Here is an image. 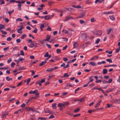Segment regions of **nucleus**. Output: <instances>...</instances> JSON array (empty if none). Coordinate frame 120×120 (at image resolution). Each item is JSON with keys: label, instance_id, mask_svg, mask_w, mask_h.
Segmentation results:
<instances>
[{"label": "nucleus", "instance_id": "16", "mask_svg": "<svg viewBox=\"0 0 120 120\" xmlns=\"http://www.w3.org/2000/svg\"><path fill=\"white\" fill-rule=\"evenodd\" d=\"M8 114L7 113H5L2 114V117H1L2 118H4V117H6V116L8 115Z\"/></svg>", "mask_w": 120, "mask_h": 120}, {"label": "nucleus", "instance_id": "60", "mask_svg": "<svg viewBox=\"0 0 120 120\" xmlns=\"http://www.w3.org/2000/svg\"><path fill=\"white\" fill-rule=\"evenodd\" d=\"M11 40V38L10 37H8L7 38V40L8 41H10Z\"/></svg>", "mask_w": 120, "mask_h": 120}, {"label": "nucleus", "instance_id": "63", "mask_svg": "<svg viewBox=\"0 0 120 120\" xmlns=\"http://www.w3.org/2000/svg\"><path fill=\"white\" fill-rule=\"evenodd\" d=\"M63 32H65L66 34H68V30H62Z\"/></svg>", "mask_w": 120, "mask_h": 120}, {"label": "nucleus", "instance_id": "28", "mask_svg": "<svg viewBox=\"0 0 120 120\" xmlns=\"http://www.w3.org/2000/svg\"><path fill=\"white\" fill-rule=\"evenodd\" d=\"M49 19V15H46L45 16V20H47Z\"/></svg>", "mask_w": 120, "mask_h": 120}, {"label": "nucleus", "instance_id": "39", "mask_svg": "<svg viewBox=\"0 0 120 120\" xmlns=\"http://www.w3.org/2000/svg\"><path fill=\"white\" fill-rule=\"evenodd\" d=\"M120 50V48L119 47V48H117L116 49V53H118L119 52Z\"/></svg>", "mask_w": 120, "mask_h": 120}, {"label": "nucleus", "instance_id": "59", "mask_svg": "<svg viewBox=\"0 0 120 120\" xmlns=\"http://www.w3.org/2000/svg\"><path fill=\"white\" fill-rule=\"evenodd\" d=\"M63 39H64V41L67 42L68 40V39L67 38H63Z\"/></svg>", "mask_w": 120, "mask_h": 120}, {"label": "nucleus", "instance_id": "13", "mask_svg": "<svg viewBox=\"0 0 120 120\" xmlns=\"http://www.w3.org/2000/svg\"><path fill=\"white\" fill-rule=\"evenodd\" d=\"M46 60H45L44 61H42L39 64V65L40 66H41L44 64H45V63H46Z\"/></svg>", "mask_w": 120, "mask_h": 120}, {"label": "nucleus", "instance_id": "6", "mask_svg": "<svg viewBox=\"0 0 120 120\" xmlns=\"http://www.w3.org/2000/svg\"><path fill=\"white\" fill-rule=\"evenodd\" d=\"M102 34L101 31H98L96 33H95L94 34L97 35L98 36H101Z\"/></svg>", "mask_w": 120, "mask_h": 120}, {"label": "nucleus", "instance_id": "53", "mask_svg": "<svg viewBox=\"0 0 120 120\" xmlns=\"http://www.w3.org/2000/svg\"><path fill=\"white\" fill-rule=\"evenodd\" d=\"M31 21L32 22H33L35 24L37 23L38 22L36 20H32Z\"/></svg>", "mask_w": 120, "mask_h": 120}, {"label": "nucleus", "instance_id": "19", "mask_svg": "<svg viewBox=\"0 0 120 120\" xmlns=\"http://www.w3.org/2000/svg\"><path fill=\"white\" fill-rule=\"evenodd\" d=\"M14 10H12L11 11H9L8 12V13L9 14V15L10 16L11 14H12L14 11Z\"/></svg>", "mask_w": 120, "mask_h": 120}, {"label": "nucleus", "instance_id": "26", "mask_svg": "<svg viewBox=\"0 0 120 120\" xmlns=\"http://www.w3.org/2000/svg\"><path fill=\"white\" fill-rule=\"evenodd\" d=\"M22 5L20 4H18V6L19 7L18 9L19 10H21V7Z\"/></svg>", "mask_w": 120, "mask_h": 120}, {"label": "nucleus", "instance_id": "56", "mask_svg": "<svg viewBox=\"0 0 120 120\" xmlns=\"http://www.w3.org/2000/svg\"><path fill=\"white\" fill-rule=\"evenodd\" d=\"M30 71L32 72V74H31L32 75H33L35 74V72L34 70H31Z\"/></svg>", "mask_w": 120, "mask_h": 120}, {"label": "nucleus", "instance_id": "49", "mask_svg": "<svg viewBox=\"0 0 120 120\" xmlns=\"http://www.w3.org/2000/svg\"><path fill=\"white\" fill-rule=\"evenodd\" d=\"M63 60L64 61L66 62L68 60V59L67 58H64Z\"/></svg>", "mask_w": 120, "mask_h": 120}, {"label": "nucleus", "instance_id": "58", "mask_svg": "<svg viewBox=\"0 0 120 120\" xmlns=\"http://www.w3.org/2000/svg\"><path fill=\"white\" fill-rule=\"evenodd\" d=\"M112 79H109V81H107L108 83H110L112 82Z\"/></svg>", "mask_w": 120, "mask_h": 120}, {"label": "nucleus", "instance_id": "10", "mask_svg": "<svg viewBox=\"0 0 120 120\" xmlns=\"http://www.w3.org/2000/svg\"><path fill=\"white\" fill-rule=\"evenodd\" d=\"M57 104L56 103H53L52 105V107L53 109H56V105Z\"/></svg>", "mask_w": 120, "mask_h": 120}, {"label": "nucleus", "instance_id": "42", "mask_svg": "<svg viewBox=\"0 0 120 120\" xmlns=\"http://www.w3.org/2000/svg\"><path fill=\"white\" fill-rule=\"evenodd\" d=\"M19 27V28L17 30H22L23 29L24 27L22 26H21Z\"/></svg>", "mask_w": 120, "mask_h": 120}, {"label": "nucleus", "instance_id": "62", "mask_svg": "<svg viewBox=\"0 0 120 120\" xmlns=\"http://www.w3.org/2000/svg\"><path fill=\"white\" fill-rule=\"evenodd\" d=\"M55 59L57 60H60V58L58 56H56L55 57Z\"/></svg>", "mask_w": 120, "mask_h": 120}, {"label": "nucleus", "instance_id": "12", "mask_svg": "<svg viewBox=\"0 0 120 120\" xmlns=\"http://www.w3.org/2000/svg\"><path fill=\"white\" fill-rule=\"evenodd\" d=\"M44 112L45 113H52V111L49 109H47L46 110H45Z\"/></svg>", "mask_w": 120, "mask_h": 120}, {"label": "nucleus", "instance_id": "64", "mask_svg": "<svg viewBox=\"0 0 120 120\" xmlns=\"http://www.w3.org/2000/svg\"><path fill=\"white\" fill-rule=\"evenodd\" d=\"M67 114L68 115H69V116H72L73 115V114H72L71 113H70V112H68L67 113Z\"/></svg>", "mask_w": 120, "mask_h": 120}, {"label": "nucleus", "instance_id": "18", "mask_svg": "<svg viewBox=\"0 0 120 120\" xmlns=\"http://www.w3.org/2000/svg\"><path fill=\"white\" fill-rule=\"evenodd\" d=\"M109 18L110 19L112 20H114L115 19V18L113 16H109Z\"/></svg>", "mask_w": 120, "mask_h": 120}, {"label": "nucleus", "instance_id": "5", "mask_svg": "<svg viewBox=\"0 0 120 120\" xmlns=\"http://www.w3.org/2000/svg\"><path fill=\"white\" fill-rule=\"evenodd\" d=\"M51 36L50 35H47L46 36V38L45 39L43 40V41H48L50 38Z\"/></svg>", "mask_w": 120, "mask_h": 120}, {"label": "nucleus", "instance_id": "36", "mask_svg": "<svg viewBox=\"0 0 120 120\" xmlns=\"http://www.w3.org/2000/svg\"><path fill=\"white\" fill-rule=\"evenodd\" d=\"M100 39L99 38H98L96 40V41L95 42V43L98 44L100 41Z\"/></svg>", "mask_w": 120, "mask_h": 120}, {"label": "nucleus", "instance_id": "54", "mask_svg": "<svg viewBox=\"0 0 120 120\" xmlns=\"http://www.w3.org/2000/svg\"><path fill=\"white\" fill-rule=\"evenodd\" d=\"M16 41V42L17 43H19L21 41V40L20 39H17Z\"/></svg>", "mask_w": 120, "mask_h": 120}, {"label": "nucleus", "instance_id": "29", "mask_svg": "<svg viewBox=\"0 0 120 120\" xmlns=\"http://www.w3.org/2000/svg\"><path fill=\"white\" fill-rule=\"evenodd\" d=\"M64 77H69V75L68 74V73H66L64 74Z\"/></svg>", "mask_w": 120, "mask_h": 120}, {"label": "nucleus", "instance_id": "50", "mask_svg": "<svg viewBox=\"0 0 120 120\" xmlns=\"http://www.w3.org/2000/svg\"><path fill=\"white\" fill-rule=\"evenodd\" d=\"M22 82H20L17 86L18 87L19 86H20L22 84Z\"/></svg>", "mask_w": 120, "mask_h": 120}, {"label": "nucleus", "instance_id": "8", "mask_svg": "<svg viewBox=\"0 0 120 120\" xmlns=\"http://www.w3.org/2000/svg\"><path fill=\"white\" fill-rule=\"evenodd\" d=\"M112 12L111 11H105L103 12L102 13L103 14H110L112 13Z\"/></svg>", "mask_w": 120, "mask_h": 120}, {"label": "nucleus", "instance_id": "21", "mask_svg": "<svg viewBox=\"0 0 120 120\" xmlns=\"http://www.w3.org/2000/svg\"><path fill=\"white\" fill-rule=\"evenodd\" d=\"M98 58V56H94L92 58L90 59V60H94L95 59V58Z\"/></svg>", "mask_w": 120, "mask_h": 120}, {"label": "nucleus", "instance_id": "51", "mask_svg": "<svg viewBox=\"0 0 120 120\" xmlns=\"http://www.w3.org/2000/svg\"><path fill=\"white\" fill-rule=\"evenodd\" d=\"M46 45L49 48V49L51 48V45H50L48 44H46Z\"/></svg>", "mask_w": 120, "mask_h": 120}, {"label": "nucleus", "instance_id": "55", "mask_svg": "<svg viewBox=\"0 0 120 120\" xmlns=\"http://www.w3.org/2000/svg\"><path fill=\"white\" fill-rule=\"evenodd\" d=\"M16 21H22V19L20 18H18L16 19Z\"/></svg>", "mask_w": 120, "mask_h": 120}, {"label": "nucleus", "instance_id": "61", "mask_svg": "<svg viewBox=\"0 0 120 120\" xmlns=\"http://www.w3.org/2000/svg\"><path fill=\"white\" fill-rule=\"evenodd\" d=\"M80 114H76V115H74V116H73L74 117H77L78 116H80Z\"/></svg>", "mask_w": 120, "mask_h": 120}, {"label": "nucleus", "instance_id": "30", "mask_svg": "<svg viewBox=\"0 0 120 120\" xmlns=\"http://www.w3.org/2000/svg\"><path fill=\"white\" fill-rule=\"evenodd\" d=\"M4 25H2L1 24L0 25V30L4 29Z\"/></svg>", "mask_w": 120, "mask_h": 120}, {"label": "nucleus", "instance_id": "20", "mask_svg": "<svg viewBox=\"0 0 120 120\" xmlns=\"http://www.w3.org/2000/svg\"><path fill=\"white\" fill-rule=\"evenodd\" d=\"M0 31L3 34L5 35L7 34V32L6 31H4V30H0Z\"/></svg>", "mask_w": 120, "mask_h": 120}, {"label": "nucleus", "instance_id": "17", "mask_svg": "<svg viewBox=\"0 0 120 120\" xmlns=\"http://www.w3.org/2000/svg\"><path fill=\"white\" fill-rule=\"evenodd\" d=\"M6 79L8 81H9L10 80H12V78H9V76H7L6 78Z\"/></svg>", "mask_w": 120, "mask_h": 120}, {"label": "nucleus", "instance_id": "7", "mask_svg": "<svg viewBox=\"0 0 120 120\" xmlns=\"http://www.w3.org/2000/svg\"><path fill=\"white\" fill-rule=\"evenodd\" d=\"M38 92V90H35L34 91H31L29 92V93L30 94H34L35 93H36Z\"/></svg>", "mask_w": 120, "mask_h": 120}, {"label": "nucleus", "instance_id": "1", "mask_svg": "<svg viewBox=\"0 0 120 120\" xmlns=\"http://www.w3.org/2000/svg\"><path fill=\"white\" fill-rule=\"evenodd\" d=\"M74 18L70 16V15L66 17L65 19H63V21L65 22L66 21H67L69 20H70L71 19H73Z\"/></svg>", "mask_w": 120, "mask_h": 120}, {"label": "nucleus", "instance_id": "57", "mask_svg": "<svg viewBox=\"0 0 120 120\" xmlns=\"http://www.w3.org/2000/svg\"><path fill=\"white\" fill-rule=\"evenodd\" d=\"M100 105V104H99L97 103V104L95 106V108H97V107H98Z\"/></svg>", "mask_w": 120, "mask_h": 120}, {"label": "nucleus", "instance_id": "47", "mask_svg": "<svg viewBox=\"0 0 120 120\" xmlns=\"http://www.w3.org/2000/svg\"><path fill=\"white\" fill-rule=\"evenodd\" d=\"M25 106L26 105L24 103H23L21 105V106L22 108H23L25 107Z\"/></svg>", "mask_w": 120, "mask_h": 120}, {"label": "nucleus", "instance_id": "2", "mask_svg": "<svg viewBox=\"0 0 120 120\" xmlns=\"http://www.w3.org/2000/svg\"><path fill=\"white\" fill-rule=\"evenodd\" d=\"M85 13L84 12H82L81 13L79 16L77 17L76 19L78 18H82L83 17L85 16Z\"/></svg>", "mask_w": 120, "mask_h": 120}, {"label": "nucleus", "instance_id": "45", "mask_svg": "<svg viewBox=\"0 0 120 120\" xmlns=\"http://www.w3.org/2000/svg\"><path fill=\"white\" fill-rule=\"evenodd\" d=\"M31 79L30 78H29L27 80V83H26V84L28 85L29 83V82H30V81Z\"/></svg>", "mask_w": 120, "mask_h": 120}, {"label": "nucleus", "instance_id": "44", "mask_svg": "<svg viewBox=\"0 0 120 120\" xmlns=\"http://www.w3.org/2000/svg\"><path fill=\"white\" fill-rule=\"evenodd\" d=\"M120 98H118V99H116V103H119L120 102Z\"/></svg>", "mask_w": 120, "mask_h": 120}, {"label": "nucleus", "instance_id": "38", "mask_svg": "<svg viewBox=\"0 0 120 120\" xmlns=\"http://www.w3.org/2000/svg\"><path fill=\"white\" fill-rule=\"evenodd\" d=\"M70 24L73 27H75L76 26V25L74 23H71Z\"/></svg>", "mask_w": 120, "mask_h": 120}, {"label": "nucleus", "instance_id": "11", "mask_svg": "<svg viewBox=\"0 0 120 120\" xmlns=\"http://www.w3.org/2000/svg\"><path fill=\"white\" fill-rule=\"evenodd\" d=\"M73 48H76L77 46H78V44L76 42H73Z\"/></svg>", "mask_w": 120, "mask_h": 120}, {"label": "nucleus", "instance_id": "15", "mask_svg": "<svg viewBox=\"0 0 120 120\" xmlns=\"http://www.w3.org/2000/svg\"><path fill=\"white\" fill-rule=\"evenodd\" d=\"M89 64L93 66H94L96 65L95 63L93 62H90L89 63Z\"/></svg>", "mask_w": 120, "mask_h": 120}, {"label": "nucleus", "instance_id": "31", "mask_svg": "<svg viewBox=\"0 0 120 120\" xmlns=\"http://www.w3.org/2000/svg\"><path fill=\"white\" fill-rule=\"evenodd\" d=\"M35 46L34 44V43H31L30 44V45L29 47L30 48H33Z\"/></svg>", "mask_w": 120, "mask_h": 120}, {"label": "nucleus", "instance_id": "23", "mask_svg": "<svg viewBox=\"0 0 120 120\" xmlns=\"http://www.w3.org/2000/svg\"><path fill=\"white\" fill-rule=\"evenodd\" d=\"M106 60L110 63H112V61L111 59H107Z\"/></svg>", "mask_w": 120, "mask_h": 120}, {"label": "nucleus", "instance_id": "27", "mask_svg": "<svg viewBox=\"0 0 120 120\" xmlns=\"http://www.w3.org/2000/svg\"><path fill=\"white\" fill-rule=\"evenodd\" d=\"M23 109H19L18 110V113H21L23 111Z\"/></svg>", "mask_w": 120, "mask_h": 120}, {"label": "nucleus", "instance_id": "33", "mask_svg": "<svg viewBox=\"0 0 120 120\" xmlns=\"http://www.w3.org/2000/svg\"><path fill=\"white\" fill-rule=\"evenodd\" d=\"M44 27V26L43 24H41L40 26V28L41 30H42V29Z\"/></svg>", "mask_w": 120, "mask_h": 120}, {"label": "nucleus", "instance_id": "14", "mask_svg": "<svg viewBox=\"0 0 120 120\" xmlns=\"http://www.w3.org/2000/svg\"><path fill=\"white\" fill-rule=\"evenodd\" d=\"M114 89L113 88H111V89H108L105 91L106 92H111L113 91Z\"/></svg>", "mask_w": 120, "mask_h": 120}, {"label": "nucleus", "instance_id": "25", "mask_svg": "<svg viewBox=\"0 0 120 120\" xmlns=\"http://www.w3.org/2000/svg\"><path fill=\"white\" fill-rule=\"evenodd\" d=\"M80 110V109L78 108H77L74 111V112L77 113Z\"/></svg>", "mask_w": 120, "mask_h": 120}, {"label": "nucleus", "instance_id": "9", "mask_svg": "<svg viewBox=\"0 0 120 120\" xmlns=\"http://www.w3.org/2000/svg\"><path fill=\"white\" fill-rule=\"evenodd\" d=\"M108 71L107 70L106 68H105L103 71L102 73L104 74H106L107 73Z\"/></svg>", "mask_w": 120, "mask_h": 120}, {"label": "nucleus", "instance_id": "32", "mask_svg": "<svg viewBox=\"0 0 120 120\" xmlns=\"http://www.w3.org/2000/svg\"><path fill=\"white\" fill-rule=\"evenodd\" d=\"M61 50L60 49H57L56 50V53H60Z\"/></svg>", "mask_w": 120, "mask_h": 120}, {"label": "nucleus", "instance_id": "35", "mask_svg": "<svg viewBox=\"0 0 120 120\" xmlns=\"http://www.w3.org/2000/svg\"><path fill=\"white\" fill-rule=\"evenodd\" d=\"M105 52L107 53H108L109 54H112V51H108V50H107Z\"/></svg>", "mask_w": 120, "mask_h": 120}, {"label": "nucleus", "instance_id": "37", "mask_svg": "<svg viewBox=\"0 0 120 120\" xmlns=\"http://www.w3.org/2000/svg\"><path fill=\"white\" fill-rule=\"evenodd\" d=\"M15 64L14 62H12L11 64V68H13Z\"/></svg>", "mask_w": 120, "mask_h": 120}, {"label": "nucleus", "instance_id": "4", "mask_svg": "<svg viewBox=\"0 0 120 120\" xmlns=\"http://www.w3.org/2000/svg\"><path fill=\"white\" fill-rule=\"evenodd\" d=\"M69 104L68 102H65L64 103H62V107H65V106L66 105H68Z\"/></svg>", "mask_w": 120, "mask_h": 120}, {"label": "nucleus", "instance_id": "41", "mask_svg": "<svg viewBox=\"0 0 120 120\" xmlns=\"http://www.w3.org/2000/svg\"><path fill=\"white\" fill-rule=\"evenodd\" d=\"M93 76H91V77H90V78H89V79H90V82H92L93 80H94V79H91V77H93Z\"/></svg>", "mask_w": 120, "mask_h": 120}, {"label": "nucleus", "instance_id": "22", "mask_svg": "<svg viewBox=\"0 0 120 120\" xmlns=\"http://www.w3.org/2000/svg\"><path fill=\"white\" fill-rule=\"evenodd\" d=\"M26 36V35L25 34H23L20 37V38L22 39H23L25 38Z\"/></svg>", "mask_w": 120, "mask_h": 120}, {"label": "nucleus", "instance_id": "43", "mask_svg": "<svg viewBox=\"0 0 120 120\" xmlns=\"http://www.w3.org/2000/svg\"><path fill=\"white\" fill-rule=\"evenodd\" d=\"M49 53L48 52H46L44 55L45 57H47L49 55Z\"/></svg>", "mask_w": 120, "mask_h": 120}, {"label": "nucleus", "instance_id": "34", "mask_svg": "<svg viewBox=\"0 0 120 120\" xmlns=\"http://www.w3.org/2000/svg\"><path fill=\"white\" fill-rule=\"evenodd\" d=\"M20 54L22 56L24 55V53L22 50H21L20 51Z\"/></svg>", "mask_w": 120, "mask_h": 120}, {"label": "nucleus", "instance_id": "3", "mask_svg": "<svg viewBox=\"0 0 120 120\" xmlns=\"http://www.w3.org/2000/svg\"><path fill=\"white\" fill-rule=\"evenodd\" d=\"M81 35L82 37L84 39H85L87 37L86 34L85 33H82Z\"/></svg>", "mask_w": 120, "mask_h": 120}, {"label": "nucleus", "instance_id": "52", "mask_svg": "<svg viewBox=\"0 0 120 120\" xmlns=\"http://www.w3.org/2000/svg\"><path fill=\"white\" fill-rule=\"evenodd\" d=\"M12 61V59L11 58H10L7 61V63H9L11 61Z\"/></svg>", "mask_w": 120, "mask_h": 120}, {"label": "nucleus", "instance_id": "40", "mask_svg": "<svg viewBox=\"0 0 120 120\" xmlns=\"http://www.w3.org/2000/svg\"><path fill=\"white\" fill-rule=\"evenodd\" d=\"M54 117H55V116L53 115H52L50 116H49V119H52V118H54Z\"/></svg>", "mask_w": 120, "mask_h": 120}, {"label": "nucleus", "instance_id": "48", "mask_svg": "<svg viewBox=\"0 0 120 120\" xmlns=\"http://www.w3.org/2000/svg\"><path fill=\"white\" fill-rule=\"evenodd\" d=\"M57 106L58 107H62V103H59L58 104Z\"/></svg>", "mask_w": 120, "mask_h": 120}, {"label": "nucleus", "instance_id": "46", "mask_svg": "<svg viewBox=\"0 0 120 120\" xmlns=\"http://www.w3.org/2000/svg\"><path fill=\"white\" fill-rule=\"evenodd\" d=\"M68 47V46L67 45H66L65 46L63 47V50H64L66 49Z\"/></svg>", "mask_w": 120, "mask_h": 120}, {"label": "nucleus", "instance_id": "24", "mask_svg": "<svg viewBox=\"0 0 120 120\" xmlns=\"http://www.w3.org/2000/svg\"><path fill=\"white\" fill-rule=\"evenodd\" d=\"M79 101L81 102L82 101H85V99L84 98H82L79 100Z\"/></svg>", "mask_w": 120, "mask_h": 120}]
</instances>
